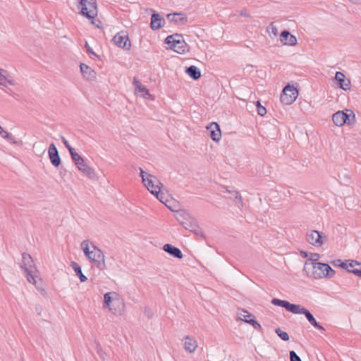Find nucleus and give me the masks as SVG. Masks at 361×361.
<instances>
[{"label": "nucleus", "instance_id": "46", "mask_svg": "<svg viewBox=\"0 0 361 361\" xmlns=\"http://www.w3.org/2000/svg\"><path fill=\"white\" fill-rule=\"evenodd\" d=\"M341 261L342 260L340 259H336L331 260V264H333L334 267H340L341 264H339L341 263Z\"/></svg>", "mask_w": 361, "mask_h": 361}, {"label": "nucleus", "instance_id": "20", "mask_svg": "<svg viewBox=\"0 0 361 361\" xmlns=\"http://www.w3.org/2000/svg\"><path fill=\"white\" fill-rule=\"evenodd\" d=\"M280 39L286 45L295 46L297 44L296 37L291 35L287 30H284L281 32L280 35Z\"/></svg>", "mask_w": 361, "mask_h": 361}, {"label": "nucleus", "instance_id": "40", "mask_svg": "<svg viewBox=\"0 0 361 361\" xmlns=\"http://www.w3.org/2000/svg\"><path fill=\"white\" fill-rule=\"evenodd\" d=\"M140 176H141L142 178V182L143 183H146V180L147 179H148V178H149V176H148V175H150L149 173L145 172L142 169L140 168Z\"/></svg>", "mask_w": 361, "mask_h": 361}, {"label": "nucleus", "instance_id": "51", "mask_svg": "<svg viewBox=\"0 0 361 361\" xmlns=\"http://www.w3.org/2000/svg\"><path fill=\"white\" fill-rule=\"evenodd\" d=\"M36 311L37 312L38 314H40V312L42 310V307L41 306H36Z\"/></svg>", "mask_w": 361, "mask_h": 361}, {"label": "nucleus", "instance_id": "41", "mask_svg": "<svg viewBox=\"0 0 361 361\" xmlns=\"http://www.w3.org/2000/svg\"><path fill=\"white\" fill-rule=\"evenodd\" d=\"M61 141L63 143V145H65V147L67 148V149L68 150L69 153L71 152H72L74 148H73L70 144L68 143V140L63 137V136H61Z\"/></svg>", "mask_w": 361, "mask_h": 361}, {"label": "nucleus", "instance_id": "29", "mask_svg": "<svg viewBox=\"0 0 361 361\" xmlns=\"http://www.w3.org/2000/svg\"><path fill=\"white\" fill-rule=\"evenodd\" d=\"M70 154L75 166L81 165V163L83 162L84 159L75 151V149L70 152Z\"/></svg>", "mask_w": 361, "mask_h": 361}, {"label": "nucleus", "instance_id": "26", "mask_svg": "<svg viewBox=\"0 0 361 361\" xmlns=\"http://www.w3.org/2000/svg\"><path fill=\"white\" fill-rule=\"evenodd\" d=\"M114 296L118 297V294L116 292H108L104 295V307H108L111 311L113 309L111 307V303L114 299Z\"/></svg>", "mask_w": 361, "mask_h": 361}, {"label": "nucleus", "instance_id": "47", "mask_svg": "<svg viewBox=\"0 0 361 361\" xmlns=\"http://www.w3.org/2000/svg\"><path fill=\"white\" fill-rule=\"evenodd\" d=\"M312 253H309V252H307L306 251H300V255L302 257H305V258L308 257V261H307V262H309V261H310L309 259L310 258V255Z\"/></svg>", "mask_w": 361, "mask_h": 361}, {"label": "nucleus", "instance_id": "5", "mask_svg": "<svg viewBox=\"0 0 361 361\" xmlns=\"http://www.w3.org/2000/svg\"><path fill=\"white\" fill-rule=\"evenodd\" d=\"M332 121L337 126H343L345 124L353 126L356 123L355 114L351 109L338 111L332 116Z\"/></svg>", "mask_w": 361, "mask_h": 361}, {"label": "nucleus", "instance_id": "50", "mask_svg": "<svg viewBox=\"0 0 361 361\" xmlns=\"http://www.w3.org/2000/svg\"><path fill=\"white\" fill-rule=\"evenodd\" d=\"M90 261L94 262L95 257L94 256V250L92 251L91 258H88Z\"/></svg>", "mask_w": 361, "mask_h": 361}, {"label": "nucleus", "instance_id": "48", "mask_svg": "<svg viewBox=\"0 0 361 361\" xmlns=\"http://www.w3.org/2000/svg\"><path fill=\"white\" fill-rule=\"evenodd\" d=\"M271 32L276 36L278 33V30L276 26L273 25V24H271Z\"/></svg>", "mask_w": 361, "mask_h": 361}, {"label": "nucleus", "instance_id": "11", "mask_svg": "<svg viewBox=\"0 0 361 361\" xmlns=\"http://www.w3.org/2000/svg\"><path fill=\"white\" fill-rule=\"evenodd\" d=\"M241 312L243 313H240V319L242 321L252 325L255 329L258 331H262V326L257 322L255 316H253L251 313H250L247 310H242Z\"/></svg>", "mask_w": 361, "mask_h": 361}, {"label": "nucleus", "instance_id": "43", "mask_svg": "<svg viewBox=\"0 0 361 361\" xmlns=\"http://www.w3.org/2000/svg\"><path fill=\"white\" fill-rule=\"evenodd\" d=\"M85 47L86 49L87 52L92 56H97L95 52L92 50V49L90 47L87 42L85 43Z\"/></svg>", "mask_w": 361, "mask_h": 361}, {"label": "nucleus", "instance_id": "9", "mask_svg": "<svg viewBox=\"0 0 361 361\" xmlns=\"http://www.w3.org/2000/svg\"><path fill=\"white\" fill-rule=\"evenodd\" d=\"M306 238L310 244L314 246H322L324 243V240H327V236L322 232L312 230L310 233L307 234Z\"/></svg>", "mask_w": 361, "mask_h": 361}, {"label": "nucleus", "instance_id": "7", "mask_svg": "<svg viewBox=\"0 0 361 361\" xmlns=\"http://www.w3.org/2000/svg\"><path fill=\"white\" fill-rule=\"evenodd\" d=\"M298 96V90L293 85L288 84L281 94V102L285 105L293 104Z\"/></svg>", "mask_w": 361, "mask_h": 361}, {"label": "nucleus", "instance_id": "23", "mask_svg": "<svg viewBox=\"0 0 361 361\" xmlns=\"http://www.w3.org/2000/svg\"><path fill=\"white\" fill-rule=\"evenodd\" d=\"M76 166L79 171H82L85 176H87L90 178H94V170L88 164H87L85 160H83V162L81 163V165H77Z\"/></svg>", "mask_w": 361, "mask_h": 361}, {"label": "nucleus", "instance_id": "17", "mask_svg": "<svg viewBox=\"0 0 361 361\" xmlns=\"http://www.w3.org/2000/svg\"><path fill=\"white\" fill-rule=\"evenodd\" d=\"M207 129L209 132V136L212 140L218 142L221 139V129L217 123L213 122L210 123L209 126H207Z\"/></svg>", "mask_w": 361, "mask_h": 361}, {"label": "nucleus", "instance_id": "44", "mask_svg": "<svg viewBox=\"0 0 361 361\" xmlns=\"http://www.w3.org/2000/svg\"><path fill=\"white\" fill-rule=\"evenodd\" d=\"M351 274H353L354 275L360 277L361 278V267L360 268H356L353 269L352 271H350Z\"/></svg>", "mask_w": 361, "mask_h": 361}, {"label": "nucleus", "instance_id": "4", "mask_svg": "<svg viewBox=\"0 0 361 361\" xmlns=\"http://www.w3.org/2000/svg\"><path fill=\"white\" fill-rule=\"evenodd\" d=\"M176 220L185 228L195 233L196 235L203 236L202 231L198 230L195 219L191 214L184 209H180L176 212Z\"/></svg>", "mask_w": 361, "mask_h": 361}, {"label": "nucleus", "instance_id": "36", "mask_svg": "<svg viewBox=\"0 0 361 361\" xmlns=\"http://www.w3.org/2000/svg\"><path fill=\"white\" fill-rule=\"evenodd\" d=\"M256 106L257 109V114L260 116H264L267 114V109L262 106L259 101L256 102Z\"/></svg>", "mask_w": 361, "mask_h": 361}, {"label": "nucleus", "instance_id": "2", "mask_svg": "<svg viewBox=\"0 0 361 361\" xmlns=\"http://www.w3.org/2000/svg\"><path fill=\"white\" fill-rule=\"evenodd\" d=\"M24 275L27 281L35 285V288L42 295H47L43 287V281L39 277V271L35 267L32 258L29 254L24 252Z\"/></svg>", "mask_w": 361, "mask_h": 361}, {"label": "nucleus", "instance_id": "38", "mask_svg": "<svg viewBox=\"0 0 361 361\" xmlns=\"http://www.w3.org/2000/svg\"><path fill=\"white\" fill-rule=\"evenodd\" d=\"M290 361H302L301 358L294 350H290Z\"/></svg>", "mask_w": 361, "mask_h": 361}, {"label": "nucleus", "instance_id": "32", "mask_svg": "<svg viewBox=\"0 0 361 361\" xmlns=\"http://www.w3.org/2000/svg\"><path fill=\"white\" fill-rule=\"evenodd\" d=\"M275 332L277 336L283 341H288L289 340V335L287 332L281 330L280 328H276Z\"/></svg>", "mask_w": 361, "mask_h": 361}, {"label": "nucleus", "instance_id": "59", "mask_svg": "<svg viewBox=\"0 0 361 361\" xmlns=\"http://www.w3.org/2000/svg\"><path fill=\"white\" fill-rule=\"evenodd\" d=\"M176 39H183V38H179V37H176Z\"/></svg>", "mask_w": 361, "mask_h": 361}, {"label": "nucleus", "instance_id": "37", "mask_svg": "<svg viewBox=\"0 0 361 361\" xmlns=\"http://www.w3.org/2000/svg\"><path fill=\"white\" fill-rule=\"evenodd\" d=\"M96 348L99 356L104 360L105 359V355H106V353L102 350L100 344L98 343H96Z\"/></svg>", "mask_w": 361, "mask_h": 361}, {"label": "nucleus", "instance_id": "30", "mask_svg": "<svg viewBox=\"0 0 361 361\" xmlns=\"http://www.w3.org/2000/svg\"><path fill=\"white\" fill-rule=\"evenodd\" d=\"M154 195H155L160 202L164 203L167 207H169L172 211V209L167 204L168 200L166 198V195L161 190H159L158 192H156Z\"/></svg>", "mask_w": 361, "mask_h": 361}, {"label": "nucleus", "instance_id": "12", "mask_svg": "<svg viewBox=\"0 0 361 361\" xmlns=\"http://www.w3.org/2000/svg\"><path fill=\"white\" fill-rule=\"evenodd\" d=\"M92 247L94 249V256L95 257L94 263L100 271H103L106 268L104 255L97 246L92 245Z\"/></svg>", "mask_w": 361, "mask_h": 361}, {"label": "nucleus", "instance_id": "42", "mask_svg": "<svg viewBox=\"0 0 361 361\" xmlns=\"http://www.w3.org/2000/svg\"><path fill=\"white\" fill-rule=\"evenodd\" d=\"M144 313L147 317V318H149V319L152 318V317L154 315L152 310L151 308L148 307H146L145 308Z\"/></svg>", "mask_w": 361, "mask_h": 361}, {"label": "nucleus", "instance_id": "16", "mask_svg": "<svg viewBox=\"0 0 361 361\" xmlns=\"http://www.w3.org/2000/svg\"><path fill=\"white\" fill-rule=\"evenodd\" d=\"M165 20L158 13H153L151 16L150 27L153 30H157L164 27Z\"/></svg>", "mask_w": 361, "mask_h": 361}, {"label": "nucleus", "instance_id": "54", "mask_svg": "<svg viewBox=\"0 0 361 361\" xmlns=\"http://www.w3.org/2000/svg\"><path fill=\"white\" fill-rule=\"evenodd\" d=\"M46 151V149L44 147L42 148L41 154H43Z\"/></svg>", "mask_w": 361, "mask_h": 361}, {"label": "nucleus", "instance_id": "61", "mask_svg": "<svg viewBox=\"0 0 361 361\" xmlns=\"http://www.w3.org/2000/svg\"><path fill=\"white\" fill-rule=\"evenodd\" d=\"M3 128L0 126V130L2 129Z\"/></svg>", "mask_w": 361, "mask_h": 361}, {"label": "nucleus", "instance_id": "35", "mask_svg": "<svg viewBox=\"0 0 361 361\" xmlns=\"http://www.w3.org/2000/svg\"><path fill=\"white\" fill-rule=\"evenodd\" d=\"M0 135L7 140L9 142L11 143H17V142H16L13 137L11 136V135L8 133L7 131L4 130V128H2L1 130H0Z\"/></svg>", "mask_w": 361, "mask_h": 361}, {"label": "nucleus", "instance_id": "34", "mask_svg": "<svg viewBox=\"0 0 361 361\" xmlns=\"http://www.w3.org/2000/svg\"><path fill=\"white\" fill-rule=\"evenodd\" d=\"M226 192L231 194V196H230L231 199L238 200V202H240L241 204H243L242 197H241V195L239 193V192H238L236 190L231 191L227 188L226 189Z\"/></svg>", "mask_w": 361, "mask_h": 361}, {"label": "nucleus", "instance_id": "15", "mask_svg": "<svg viewBox=\"0 0 361 361\" xmlns=\"http://www.w3.org/2000/svg\"><path fill=\"white\" fill-rule=\"evenodd\" d=\"M133 85L135 91L137 94H139L141 97L152 99V96L149 94V90L147 89L136 78H134Z\"/></svg>", "mask_w": 361, "mask_h": 361}, {"label": "nucleus", "instance_id": "19", "mask_svg": "<svg viewBox=\"0 0 361 361\" xmlns=\"http://www.w3.org/2000/svg\"><path fill=\"white\" fill-rule=\"evenodd\" d=\"M80 72L82 76L90 81H93L96 79L97 73L89 66L81 63L80 65Z\"/></svg>", "mask_w": 361, "mask_h": 361}, {"label": "nucleus", "instance_id": "33", "mask_svg": "<svg viewBox=\"0 0 361 361\" xmlns=\"http://www.w3.org/2000/svg\"><path fill=\"white\" fill-rule=\"evenodd\" d=\"M173 50L178 54H184L188 51V45L185 41H183V44H178L177 47H176V49H173Z\"/></svg>", "mask_w": 361, "mask_h": 361}, {"label": "nucleus", "instance_id": "22", "mask_svg": "<svg viewBox=\"0 0 361 361\" xmlns=\"http://www.w3.org/2000/svg\"><path fill=\"white\" fill-rule=\"evenodd\" d=\"M163 250L175 258L182 259L183 257L181 250L171 244H165L163 246Z\"/></svg>", "mask_w": 361, "mask_h": 361}, {"label": "nucleus", "instance_id": "28", "mask_svg": "<svg viewBox=\"0 0 361 361\" xmlns=\"http://www.w3.org/2000/svg\"><path fill=\"white\" fill-rule=\"evenodd\" d=\"M3 73L4 72H0V85L4 87H7L8 85H14L13 80L11 77L6 75Z\"/></svg>", "mask_w": 361, "mask_h": 361}, {"label": "nucleus", "instance_id": "52", "mask_svg": "<svg viewBox=\"0 0 361 361\" xmlns=\"http://www.w3.org/2000/svg\"><path fill=\"white\" fill-rule=\"evenodd\" d=\"M350 2L353 4H360L361 3V0H349Z\"/></svg>", "mask_w": 361, "mask_h": 361}, {"label": "nucleus", "instance_id": "25", "mask_svg": "<svg viewBox=\"0 0 361 361\" xmlns=\"http://www.w3.org/2000/svg\"><path fill=\"white\" fill-rule=\"evenodd\" d=\"M185 73L193 80H198L201 77L200 69L195 66H190L185 68Z\"/></svg>", "mask_w": 361, "mask_h": 361}, {"label": "nucleus", "instance_id": "39", "mask_svg": "<svg viewBox=\"0 0 361 361\" xmlns=\"http://www.w3.org/2000/svg\"><path fill=\"white\" fill-rule=\"evenodd\" d=\"M339 264H341V266H340L341 268L345 269L348 273H350V271H352L353 269H349L348 260L341 261Z\"/></svg>", "mask_w": 361, "mask_h": 361}, {"label": "nucleus", "instance_id": "1", "mask_svg": "<svg viewBox=\"0 0 361 361\" xmlns=\"http://www.w3.org/2000/svg\"><path fill=\"white\" fill-rule=\"evenodd\" d=\"M271 304L276 306H279L285 308L287 311L295 314H304L308 322L312 325L314 328L324 331V328L317 322L313 314L305 307L301 306L300 305L290 303L288 300H281L279 298H273L271 301Z\"/></svg>", "mask_w": 361, "mask_h": 361}, {"label": "nucleus", "instance_id": "57", "mask_svg": "<svg viewBox=\"0 0 361 361\" xmlns=\"http://www.w3.org/2000/svg\"><path fill=\"white\" fill-rule=\"evenodd\" d=\"M355 266L352 264L351 266H349V269H353Z\"/></svg>", "mask_w": 361, "mask_h": 361}, {"label": "nucleus", "instance_id": "49", "mask_svg": "<svg viewBox=\"0 0 361 361\" xmlns=\"http://www.w3.org/2000/svg\"><path fill=\"white\" fill-rule=\"evenodd\" d=\"M240 16L250 17V14L245 10H242L240 11Z\"/></svg>", "mask_w": 361, "mask_h": 361}, {"label": "nucleus", "instance_id": "27", "mask_svg": "<svg viewBox=\"0 0 361 361\" xmlns=\"http://www.w3.org/2000/svg\"><path fill=\"white\" fill-rule=\"evenodd\" d=\"M71 267L75 272L76 276L80 279V282H85L87 278L82 274L81 267L75 262H71Z\"/></svg>", "mask_w": 361, "mask_h": 361}, {"label": "nucleus", "instance_id": "31", "mask_svg": "<svg viewBox=\"0 0 361 361\" xmlns=\"http://www.w3.org/2000/svg\"><path fill=\"white\" fill-rule=\"evenodd\" d=\"M89 240H83L82 243H81V248L82 249L85 256L87 257V258H91V255H92V251L90 250V248H89Z\"/></svg>", "mask_w": 361, "mask_h": 361}, {"label": "nucleus", "instance_id": "13", "mask_svg": "<svg viewBox=\"0 0 361 361\" xmlns=\"http://www.w3.org/2000/svg\"><path fill=\"white\" fill-rule=\"evenodd\" d=\"M48 154L51 164L55 167H59L61 165V160L54 143L50 144L48 149Z\"/></svg>", "mask_w": 361, "mask_h": 361}, {"label": "nucleus", "instance_id": "24", "mask_svg": "<svg viewBox=\"0 0 361 361\" xmlns=\"http://www.w3.org/2000/svg\"><path fill=\"white\" fill-rule=\"evenodd\" d=\"M197 347V341L193 338L187 336L185 337L184 348L189 353H193Z\"/></svg>", "mask_w": 361, "mask_h": 361}, {"label": "nucleus", "instance_id": "8", "mask_svg": "<svg viewBox=\"0 0 361 361\" xmlns=\"http://www.w3.org/2000/svg\"><path fill=\"white\" fill-rule=\"evenodd\" d=\"M112 41L120 48L129 50L131 47V43L128 38V34L126 31H121L118 32L114 37Z\"/></svg>", "mask_w": 361, "mask_h": 361}, {"label": "nucleus", "instance_id": "58", "mask_svg": "<svg viewBox=\"0 0 361 361\" xmlns=\"http://www.w3.org/2000/svg\"><path fill=\"white\" fill-rule=\"evenodd\" d=\"M245 319H246L247 320H250V319H252V317H245Z\"/></svg>", "mask_w": 361, "mask_h": 361}, {"label": "nucleus", "instance_id": "18", "mask_svg": "<svg viewBox=\"0 0 361 361\" xmlns=\"http://www.w3.org/2000/svg\"><path fill=\"white\" fill-rule=\"evenodd\" d=\"M166 17L169 21L175 24L186 25L188 23V18L183 13H169Z\"/></svg>", "mask_w": 361, "mask_h": 361}, {"label": "nucleus", "instance_id": "6", "mask_svg": "<svg viewBox=\"0 0 361 361\" xmlns=\"http://www.w3.org/2000/svg\"><path fill=\"white\" fill-rule=\"evenodd\" d=\"M80 13L87 19L92 20L97 16L96 0H78Z\"/></svg>", "mask_w": 361, "mask_h": 361}, {"label": "nucleus", "instance_id": "45", "mask_svg": "<svg viewBox=\"0 0 361 361\" xmlns=\"http://www.w3.org/2000/svg\"><path fill=\"white\" fill-rule=\"evenodd\" d=\"M348 262H349V266H351L352 264H353L354 266H358L359 268H361V262H358L355 259H348Z\"/></svg>", "mask_w": 361, "mask_h": 361}, {"label": "nucleus", "instance_id": "53", "mask_svg": "<svg viewBox=\"0 0 361 361\" xmlns=\"http://www.w3.org/2000/svg\"><path fill=\"white\" fill-rule=\"evenodd\" d=\"M66 172V170L65 169L61 168L60 171V173L62 176L63 173Z\"/></svg>", "mask_w": 361, "mask_h": 361}, {"label": "nucleus", "instance_id": "56", "mask_svg": "<svg viewBox=\"0 0 361 361\" xmlns=\"http://www.w3.org/2000/svg\"><path fill=\"white\" fill-rule=\"evenodd\" d=\"M0 72H4V73H6V70H4V69L0 68Z\"/></svg>", "mask_w": 361, "mask_h": 361}, {"label": "nucleus", "instance_id": "3", "mask_svg": "<svg viewBox=\"0 0 361 361\" xmlns=\"http://www.w3.org/2000/svg\"><path fill=\"white\" fill-rule=\"evenodd\" d=\"M320 258L319 254H311L309 259L310 262H306L304 265L303 270L312 269V275L315 279L320 278H332L336 271L329 266V264L318 262Z\"/></svg>", "mask_w": 361, "mask_h": 361}, {"label": "nucleus", "instance_id": "10", "mask_svg": "<svg viewBox=\"0 0 361 361\" xmlns=\"http://www.w3.org/2000/svg\"><path fill=\"white\" fill-rule=\"evenodd\" d=\"M148 176H149V178H148L146 183L143 184L152 194L154 195L161 189L163 184L156 176L153 175H148Z\"/></svg>", "mask_w": 361, "mask_h": 361}, {"label": "nucleus", "instance_id": "14", "mask_svg": "<svg viewBox=\"0 0 361 361\" xmlns=\"http://www.w3.org/2000/svg\"><path fill=\"white\" fill-rule=\"evenodd\" d=\"M334 80L338 87L346 91L350 89V80L345 78V75L341 71L336 73Z\"/></svg>", "mask_w": 361, "mask_h": 361}, {"label": "nucleus", "instance_id": "21", "mask_svg": "<svg viewBox=\"0 0 361 361\" xmlns=\"http://www.w3.org/2000/svg\"><path fill=\"white\" fill-rule=\"evenodd\" d=\"M176 37L183 38V35L181 34L175 33L167 36L164 39V43L169 45L171 49H176L178 44H183L184 40L176 39Z\"/></svg>", "mask_w": 361, "mask_h": 361}, {"label": "nucleus", "instance_id": "55", "mask_svg": "<svg viewBox=\"0 0 361 361\" xmlns=\"http://www.w3.org/2000/svg\"><path fill=\"white\" fill-rule=\"evenodd\" d=\"M40 144H37L35 143L34 145H33V147L35 148V147H37L38 146H39Z\"/></svg>", "mask_w": 361, "mask_h": 361}, {"label": "nucleus", "instance_id": "60", "mask_svg": "<svg viewBox=\"0 0 361 361\" xmlns=\"http://www.w3.org/2000/svg\"><path fill=\"white\" fill-rule=\"evenodd\" d=\"M19 265H20V267L21 269H23V264H19Z\"/></svg>", "mask_w": 361, "mask_h": 361}]
</instances>
